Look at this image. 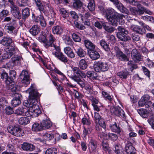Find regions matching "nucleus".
I'll use <instances>...</instances> for the list:
<instances>
[{
    "instance_id": "nucleus-21",
    "label": "nucleus",
    "mask_w": 154,
    "mask_h": 154,
    "mask_svg": "<svg viewBox=\"0 0 154 154\" xmlns=\"http://www.w3.org/2000/svg\"><path fill=\"white\" fill-rule=\"evenodd\" d=\"M73 48L78 56L81 58L85 57L86 54V52L81 47L75 45L73 46Z\"/></svg>"
},
{
    "instance_id": "nucleus-24",
    "label": "nucleus",
    "mask_w": 154,
    "mask_h": 154,
    "mask_svg": "<svg viewBox=\"0 0 154 154\" xmlns=\"http://www.w3.org/2000/svg\"><path fill=\"white\" fill-rule=\"evenodd\" d=\"M15 96V98L12 100L11 102V105L14 107L17 106L21 103L20 99L22 97L21 95L19 94H16Z\"/></svg>"
},
{
    "instance_id": "nucleus-19",
    "label": "nucleus",
    "mask_w": 154,
    "mask_h": 154,
    "mask_svg": "<svg viewBox=\"0 0 154 154\" xmlns=\"http://www.w3.org/2000/svg\"><path fill=\"white\" fill-rule=\"evenodd\" d=\"M11 11L13 15L16 18L19 19L21 18V14L19 8L15 5L10 6Z\"/></svg>"
},
{
    "instance_id": "nucleus-40",
    "label": "nucleus",
    "mask_w": 154,
    "mask_h": 154,
    "mask_svg": "<svg viewBox=\"0 0 154 154\" xmlns=\"http://www.w3.org/2000/svg\"><path fill=\"white\" fill-rule=\"evenodd\" d=\"M63 39L66 44L70 46L73 45L74 42L69 36L64 35Z\"/></svg>"
},
{
    "instance_id": "nucleus-23",
    "label": "nucleus",
    "mask_w": 154,
    "mask_h": 154,
    "mask_svg": "<svg viewBox=\"0 0 154 154\" xmlns=\"http://www.w3.org/2000/svg\"><path fill=\"white\" fill-rule=\"evenodd\" d=\"M40 123L42 130L48 129L52 125L51 122L48 119H45L43 120Z\"/></svg>"
},
{
    "instance_id": "nucleus-13",
    "label": "nucleus",
    "mask_w": 154,
    "mask_h": 154,
    "mask_svg": "<svg viewBox=\"0 0 154 154\" xmlns=\"http://www.w3.org/2000/svg\"><path fill=\"white\" fill-rule=\"evenodd\" d=\"M13 21L14 22L13 25L11 24H7L5 27H6V30H8L7 32L8 33L12 34L14 36H15L17 35V30L16 29L15 21L13 20Z\"/></svg>"
},
{
    "instance_id": "nucleus-44",
    "label": "nucleus",
    "mask_w": 154,
    "mask_h": 154,
    "mask_svg": "<svg viewBox=\"0 0 154 154\" xmlns=\"http://www.w3.org/2000/svg\"><path fill=\"white\" fill-rule=\"evenodd\" d=\"M89 147L90 150L92 151H94L97 148L96 141L93 139H91L89 142Z\"/></svg>"
},
{
    "instance_id": "nucleus-7",
    "label": "nucleus",
    "mask_w": 154,
    "mask_h": 154,
    "mask_svg": "<svg viewBox=\"0 0 154 154\" xmlns=\"http://www.w3.org/2000/svg\"><path fill=\"white\" fill-rule=\"evenodd\" d=\"M150 97L148 94L143 96L140 99L138 102V105L139 106L143 107L144 106L148 108L152 104L151 101L149 100Z\"/></svg>"
},
{
    "instance_id": "nucleus-64",
    "label": "nucleus",
    "mask_w": 154,
    "mask_h": 154,
    "mask_svg": "<svg viewBox=\"0 0 154 154\" xmlns=\"http://www.w3.org/2000/svg\"><path fill=\"white\" fill-rule=\"evenodd\" d=\"M22 83L24 85H28L30 84L31 80L29 78H23L21 79Z\"/></svg>"
},
{
    "instance_id": "nucleus-62",
    "label": "nucleus",
    "mask_w": 154,
    "mask_h": 154,
    "mask_svg": "<svg viewBox=\"0 0 154 154\" xmlns=\"http://www.w3.org/2000/svg\"><path fill=\"white\" fill-rule=\"evenodd\" d=\"M72 38L75 42H79L81 41L80 37L76 34L73 33L72 35Z\"/></svg>"
},
{
    "instance_id": "nucleus-6",
    "label": "nucleus",
    "mask_w": 154,
    "mask_h": 154,
    "mask_svg": "<svg viewBox=\"0 0 154 154\" xmlns=\"http://www.w3.org/2000/svg\"><path fill=\"white\" fill-rule=\"evenodd\" d=\"M51 51L53 54L61 61L64 63L67 62V57L60 51L59 47H57L55 49H52Z\"/></svg>"
},
{
    "instance_id": "nucleus-22",
    "label": "nucleus",
    "mask_w": 154,
    "mask_h": 154,
    "mask_svg": "<svg viewBox=\"0 0 154 154\" xmlns=\"http://www.w3.org/2000/svg\"><path fill=\"white\" fill-rule=\"evenodd\" d=\"M137 8L135 7H131L130 8V11L131 13L133 15H141L143 11L141 9V5L137 4Z\"/></svg>"
},
{
    "instance_id": "nucleus-17",
    "label": "nucleus",
    "mask_w": 154,
    "mask_h": 154,
    "mask_svg": "<svg viewBox=\"0 0 154 154\" xmlns=\"http://www.w3.org/2000/svg\"><path fill=\"white\" fill-rule=\"evenodd\" d=\"M125 150L127 154H135L136 150L131 142H127L125 144Z\"/></svg>"
},
{
    "instance_id": "nucleus-28",
    "label": "nucleus",
    "mask_w": 154,
    "mask_h": 154,
    "mask_svg": "<svg viewBox=\"0 0 154 154\" xmlns=\"http://www.w3.org/2000/svg\"><path fill=\"white\" fill-rule=\"evenodd\" d=\"M13 40L10 37L7 36L4 37L0 41V43L4 46L9 47L8 49L11 48L10 45L12 43Z\"/></svg>"
},
{
    "instance_id": "nucleus-33",
    "label": "nucleus",
    "mask_w": 154,
    "mask_h": 154,
    "mask_svg": "<svg viewBox=\"0 0 154 154\" xmlns=\"http://www.w3.org/2000/svg\"><path fill=\"white\" fill-rule=\"evenodd\" d=\"M65 53L71 58L75 57V55L72 49L69 47H66L64 48Z\"/></svg>"
},
{
    "instance_id": "nucleus-61",
    "label": "nucleus",
    "mask_w": 154,
    "mask_h": 154,
    "mask_svg": "<svg viewBox=\"0 0 154 154\" xmlns=\"http://www.w3.org/2000/svg\"><path fill=\"white\" fill-rule=\"evenodd\" d=\"M8 102L4 98L2 97L0 99V108H3L7 104Z\"/></svg>"
},
{
    "instance_id": "nucleus-15",
    "label": "nucleus",
    "mask_w": 154,
    "mask_h": 154,
    "mask_svg": "<svg viewBox=\"0 0 154 154\" xmlns=\"http://www.w3.org/2000/svg\"><path fill=\"white\" fill-rule=\"evenodd\" d=\"M84 13L81 12L79 14L80 16L81 20L84 24L88 26H90V22L89 20L88 19V18L90 17L91 15L88 12H86L84 15L83 14Z\"/></svg>"
},
{
    "instance_id": "nucleus-59",
    "label": "nucleus",
    "mask_w": 154,
    "mask_h": 154,
    "mask_svg": "<svg viewBox=\"0 0 154 154\" xmlns=\"http://www.w3.org/2000/svg\"><path fill=\"white\" fill-rule=\"evenodd\" d=\"M26 0H17V4L20 7H24L27 5Z\"/></svg>"
},
{
    "instance_id": "nucleus-10",
    "label": "nucleus",
    "mask_w": 154,
    "mask_h": 154,
    "mask_svg": "<svg viewBox=\"0 0 154 154\" xmlns=\"http://www.w3.org/2000/svg\"><path fill=\"white\" fill-rule=\"evenodd\" d=\"M110 111L112 113L119 117L124 119L125 118V114L124 110L119 106L114 107L111 106L110 108Z\"/></svg>"
},
{
    "instance_id": "nucleus-30",
    "label": "nucleus",
    "mask_w": 154,
    "mask_h": 154,
    "mask_svg": "<svg viewBox=\"0 0 154 154\" xmlns=\"http://www.w3.org/2000/svg\"><path fill=\"white\" fill-rule=\"evenodd\" d=\"M109 128L112 131L118 134H120L122 132V129L117 125L116 122L111 124L109 126Z\"/></svg>"
},
{
    "instance_id": "nucleus-12",
    "label": "nucleus",
    "mask_w": 154,
    "mask_h": 154,
    "mask_svg": "<svg viewBox=\"0 0 154 154\" xmlns=\"http://www.w3.org/2000/svg\"><path fill=\"white\" fill-rule=\"evenodd\" d=\"M44 6H46L48 8V11H42L45 14L48 16V17L49 18H53L55 17L56 14L54 12L53 8L50 6V3L49 1L46 2H45Z\"/></svg>"
},
{
    "instance_id": "nucleus-52",
    "label": "nucleus",
    "mask_w": 154,
    "mask_h": 154,
    "mask_svg": "<svg viewBox=\"0 0 154 154\" xmlns=\"http://www.w3.org/2000/svg\"><path fill=\"white\" fill-rule=\"evenodd\" d=\"M59 12L64 18L67 19L69 17V13L68 12L64 9L62 8L60 9Z\"/></svg>"
},
{
    "instance_id": "nucleus-35",
    "label": "nucleus",
    "mask_w": 154,
    "mask_h": 154,
    "mask_svg": "<svg viewBox=\"0 0 154 154\" xmlns=\"http://www.w3.org/2000/svg\"><path fill=\"white\" fill-rule=\"evenodd\" d=\"M87 7L90 12L93 14H95V13L94 11L95 10V5L94 0H89Z\"/></svg>"
},
{
    "instance_id": "nucleus-48",
    "label": "nucleus",
    "mask_w": 154,
    "mask_h": 154,
    "mask_svg": "<svg viewBox=\"0 0 154 154\" xmlns=\"http://www.w3.org/2000/svg\"><path fill=\"white\" fill-rule=\"evenodd\" d=\"M79 66L81 69H85L88 66L86 61L84 59H81L79 62Z\"/></svg>"
},
{
    "instance_id": "nucleus-14",
    "label": "nucleus",
    "mask_w": 154,
    "mask_h": 154,
    "mask_svg": "<svg viewBox=\"0 0 154 154\" xmlns=\"http://www.w3.org/2000/svg\"><path fill=\"white\" fill-rule=\"evenodd\" d=\"M131 56L132 59L136 62H138L142 60V56L136 49H133L132 50Z\"/></svg>"
},
{
    "instance_id": "nucleus-3",
    "label": "nucleus",
    "mask_w": 154,
    "mask_h": 154,
    "mask_svg": "<svg viewBox=\"0 0 154 154\" xmlns=\"http://www.w3.org/2000/svg\"><path fill=\"white\" fill-rule=\"evenodd\" d=\"M118 29L119 32H117V35L119 39L125 42L130 40L131 38L130 37L125 35H127L128 32V30L123 28L122 26H118Z\"/></svg>"
},
{
    "instance_id": "nucleus-55",
    "label": "nucleus",
    "mask_w": 154,
    "mask_h": 154,
    "mask_svg": "<svg viewBox=\"0 0 154 154\" xmlns=\"http://www.w3.org/2000/svg\"><path fill=\"white\" fill-rule=\"evenodd\" d=\"M102 94L105 99L111 102L112 100V98L111 96L107 93L104 91H102Z\"/></svg>"
},
{
    "instance_id": "nucleus-38",
    "label": "nucleus",
    "mask_w": 154,
    "mask_h": 154,
    "mask_svg": "<svg viewBox=\"0 0 154 154\" xmlns=\"http://www.w3.org/2000/svg\"><path fill=\"white\" fill-rule=\"evenodd\" d=\"M102 24L103 25V27L107 32L109 33H112L115 30L114 28L111 26H109L106 25L107 22L104 21H101Z\"/></svg>"
},
{
    "instance_id": "nucleus-54",
    "label": "nucleus",
    "mask_w": 154,
    "mask_h": 154,
    "mask_svg": "<svg viewBox=\"0 0 154 154\" xmlns=\"http://www.w3.org/2000/svg\"><path fill=\"white\" fill-rule=\"evenodd\" d=\"M57 150L55 148H51L47 149L45 152V154H56Z\"/></svg>"
},
{
    "instance_id": "nucleus-49",
    "label": "nucleus",
    "mask_w": 154,
    "mask_h": 154,
    "mask_svg": "<svg viewBox=\"0 0 154 154\" xmlns=\"http://www.w3.org/2000/svg\"><path fill=\"white\" fill-rule=\"evenodd\" d=\"M43 137L44 139L46 140L49 141L54 138V135L51 132H47L43 135Z\"/></svg>"
},
{
    "instance_id": "nucleus-36",
    "label": "nucleus",
    "mask_w": 154,
    "mask_h": 154,
    "mask_svg": "<svg viewBox=\"0 0 154 154\" xmlns=\"http://www.w3.org/2000/svg\"><path fill=\"white\" fill-rule=\"evenodd\" d=\"M40 29L37 25H34L30 29L29 32L33 35L35 36L37 35L40 32Z\"/></svg>"
},
{
    "instance_id": "nucleus-2",
    "label": "nucleus",
    "mask_w": 154,
    "mask_h": 154,
    "mask_svg": "<svg viewBox=\"0 0 154 154\" xmlns=\"http://www.w3.org/2000/svg\"><path fill=\"white\" fill-rule=\"evenodd\" d=\"M104 13L106 19L113 26H117L118 21L122 25L125 22V17L122 14L118 13L112 8L107 9Z\"/></svg>"
},
{
    "instance_id": "nucleus-31",
    "label": "nucleus",
    "mask_w": 154,
    "mask_h": 154,
    "mask_svg": "<svg viewBox=\"0 0 154 154\" xmlns=\"http://www.w3.org/2000/svg\"><path fill=\"white\" fill-rule=\"evenodd\" d=\"M24 106L18 108L15 111V113L17 115L22 116L24 113L25 114V112L28 109L27 107L25 106L24 105Z\"/></svg>"
},
{
    "instance_id": "nucleus-4",
    "label": "nucleus",
    "mask_w": 154,
    "mask_h": 154,
    "mask_svg": "<svg viewBox=\"0 0 154 154\" xmlns=\"http://www.w3.org/2000/svg\"><path fill=\"white\" fill-rule=\"evenodd\" d=\"M5 83L8 89L11 90V91L15 94V96L17 92L19 91V88L17 86L14 85L15 82L13 81V79L12 78H5Z\"/></svg>"
},
{
    "instance_id": "nucleus-20",
    "label": "nucleus",
    "mask_w": 154,
    "mask_h": 154,
    "mask_svg": "<svg viewBox=\"0 0 154 154\" xmlns=\"http://www.w3.org/2000/svg\"><path fill=\"white\" fill-rule=\"evenodd\" d=\"M21 148L23 150L32 151L35 149V146L28 142H24L21 145Z\"/></svg>"
},
{
    "instance_id": "nucleus-18",
    "label": "nucleus",
    "mask_w": 154,
    "mask_h": 154,
    "mask_svg": "<svg viewBox=\"0 0 154 154\" xmlns=\"http://www.w3.org/2000/svg\"><path fill=\"white\" fill-rule=\"evenodd\" d=\"M116 56L121 60H128L127 56L120 51L119 48L115 46L114 48Z\"/></svg>"
},
{
    "instance_id": "nucleus-56",
    "label": "nucleus",
    "mask_w": 154,
    "mask_h": 154,
    "mask_svg": "<svg viewBox=\"0 0 154 154\" xmlns=\"http://www.w3.org/2000/svg\"><path fill=\"white\" fill-rule=\"evenodd\" d=\"M114 151L116 154H124L123 151L120 145H116L115 146Z\"/></svg>"
},
{
    "instance_id": "nucleus-29",
    "label": "nucleus",
    "mask_w": 154,
    "mask_h": 154,
    "mask_svg": "<svg viewBox=\"0 0 154 154\" xmlns=\"http://www.w3.org/2000/svg\"><path fill=\"white\" fill-rule=\"evenodd\" d=\"M112 2L113 4L116 5L117 8L123 13H125L127 9L124 7L123 5L120 3L118 0H109Z\"/></svg>"
},
{
    "instance_id": "nucleus-63",
    "label": "nucleus",
    "mask_w": 154,
    "mask_h": 154,
    "mask_svg": "<svg viewBox=\"0 0 154 154\" xmlns=\"http://www.w3.org/2000/svg\"><path fill=\"white\" fill-rule=\"evenodd\" d=\"M69 15H70L71 17L75 20H77L78 19L79 17L78 15L75 11H70L69 12Z\"/></svg>"
},
{
    "instance_id": "nucleus-27",
    "label": "nucleus",
    "mask_w": 154,
    "mask_h": 154,
    "mask_svg": "<svg viewBox=\"0 0 154 154\" xmlns=\"http://www.w3.org/2000/svg\"><path fill=\"white\" fill-rule=\"evenodd\" d=\"M131 29L134 31L141 35L144 34L146 32L145 30L140 26L132 24L130 26Z\"/></svg>"
},
{
    "instance_id": "nucleus-50",
    "label": "nucleus",
    "mask_w": 154,
    "mask_h": 154,
    "mask_svg": "<svg viewBox=\"0 0 154 154\" xmlns=\"http://www.w3.org/2000/svg\"><path fill=\"white\" fill-rule=\"evenodd\" d=\"M41 127V123H35L32 125V130L34 131H40L42 130Z\"/></svg>"
},
{
    "instance_id": "nucleus-58",
    "label": "nucleus",
    "mask_w": 154,
    "mask_h": 154,
    "mask_svg": "<svg viewBox=\"0 0 154 154\" xmlns=\"http://www.w3.org/2000/svg\"><path fill=\"white\" fill-rule=\"evenodd\" d=\"M128 65L131 69V71L134 69L137 68V65L132 61H129L128 62Z\"/></svg>"
},
{
    "instance_id": "nucleus-37",
    "label": "nucleus",
    "mask_w": 154,
    "mask_h": 154,
    "mask_svg": "<svg viewBox=\"0 0 154 154\" xmlns=\"http://www.w3.org/2000/svg\"><path fill=\"white\" fill-rule=\"evenodd\" d=\"M33 4L37 7L38 9L41 12L44 10V6L41 0H33Z\"/></svg>"
},
{
    "instance_id": "nucleus-60",
    "label": "nucleus",
    "mask_w": 154,
    "mask_h": 154,
    "mask_svg": "<svg viewBox=\"0 0 154 154\" xmlns=\"http://www.w3.org/2000/svg\"><path fill=\"white\" fill-rule=\"evenodd\" d=\"M72 79L75 82H77L79 84L82 86L84 84V80L81 79L80 78H72Z\"/></svg>"
},
{
    "instance_id": "nucleus-34",
    "label": "nucleus",
    "mask_w": 154,
    "mask_h": 154,
    "mask_svg": "<svg viewBox=\"0 0 154 154\" xmlns=\"http://www.w3.org/2000/svg\"><path fill=\"white\" fill-rule=\"evenodd\" d=\"M72 69L74 75L73 77H85V73L81 71L78 68L75 67Z\"/></svg>"
},
{
    "instance_id": "nucleus-26",
    "label": "nucleus",
    "mask_w": 154,
    "mask_h": 154,
    "mask_svg": "<svg viewBox=\"0 0 154 154\" xmlns=\"http://www.w3.org/2000/svg\"><path fill=\"white\" fill-rule=\"evenodd\" d=\"M9 51L4 53L2 56L3 59H7L10 58L14 54V52L17 50V48L13 47H11Z\"/></svg>"
},
{
    "instance_id": "nucleus-53",
    "label": "nucleus",
    "mask_w": 154,
    "mask_h": 154,
    "mask_svg": "<svg viewBox=\"0 0 154 154\" xmlns=\"http://www.w3.org/2000/svg\"><path fill=\"white\" fill-rule=\"evenodd\" d=\"M110 133H107L105 131H102L100 134H99L101 137H103L105 140H108L110 138Z\"/></svg>"
},
{
    "instance_id": "nucleus-8",
    "label": "nucleus",
    "mask_w": 154,
    "mask_h": 154,
    "mask_svg": "<svg viewBox=\"0 0 154 154\" xmlns=\"http://www.w3.org/2000/svg\"><path fill=\"white\" fill-rule=\"evenodd\" d=\"M94 67L95 70L97 72L100 71L104 72L107 70L108 69V66L106 63L100 61L95 62Z\"/></svg>"
},
{
    "instance_id": "nucleus-39",
    "label": "nucleus",
    "mask_w": 154,
    "mask_h": 154,
    "mask_svg": "<svg viewBox=\"0 0 154 154\" xmlns=\"http://www.w3.org/2000/svg\"><path fill=\"white\" fill-rule=\"evenodd\" d=\"M52 30V32L54 34L57 35L61 34L63 31L62 28L59 26L53 27Z\"/></svg>"
},
{
    "instance_id": "nucleus-51",
    "label": "nucleus",
    "mask_w": 154,
    "mask_h": 154,
    "mask_svg": "<svg viewBox=\"0 0 154 154\" xmlns=\"http://www.w3.org/2000/svg\"><path fill=\"white\" fill-rule=\"evenodd\" d=\"M29 15V10L28 8H26L22 11V17L23 19H25Z\"/></svg>"
},
{
    "instance_id": "nucleus-57",
    "label": "nucleus",
    "mask_w": 154,
    "mask_h": 154,
    "mask_svg": "<svg viewBox=\"0 0 154 154\" xmlns=\"http://www.w3.org/2000/svg\"><path fill=\"white\" fill-rule=\"evenodd\" d=\"M20 76L23 77H30L32 76V74L27 70H23L21 73Z\"/></svg>"
},
{
    "instance_id": "nucleus-5",
    "label": "nucleus",
    "mask_w": 154,
    "mask_h": 154,
    "mask_svg": "<svg viewBox=\"0 0 154 154\" xmlns=\"http://www.w3.org/2000/svg\"><path fill=\"white\" fill-rule=\"evenodd\" d=\"M22 59V57L19 56L12 57L11 60L4 65L5 67L9 69H13L15 66L20 63Z\"/></svg>"
},
{
    "instance_id": "nucleus-42",
    "label": "nucleus",
    "mask_w": 154,
    "mask_h": 154,
    "mask_svg": "<svg viewBox=\"0 0 154 154\" xmlns=\"http://www.w3.org/2000/svg\"><path fill=\"white\" fill-rule=\"evenodd\" d=\"M29 118L26 117H21L18 120V123L21 125H25L29 123Z\"/></svg>"
},
{
    "instance_id": "nucleus-46",
    "label": "nucleus",
    "mask_w": 154,
    "mask_h": 154,
    "mask_svg": "<svg viewBox=\"0 0 154 154\" xmlns=\"http://www.w3.org/2000/svg\"><path fill=\"white\" fill-rule=\"evenodd\" d=\"M46 37L44 35H42L38 37V40L39 41L43 44L44 47L47 48V39Z\"/></svg>"
},
{
    "instance_id": "nucleus-43",
    "label": "nucleus",
    "mask_w": 154,
    "mask_h": 154,
    "mask_svg": "<svg viewBox=\"0 0 154 154\" xmlns=\"http://www.w3.org/2000/svg\"><path fill=\"white\" fill-rule=\"evenodd\" d=\"M138 112L140 115L144 118L147 117L149 114V112L147 110L144 109L142 108L138 110Z\"/></svg>"
},
{
    "instance_id": "nucleus-25",
    "label": "nucleus",
    "mask_w": 154,
    "mask_h": 154,
    "mask_svg": "<svg viewBox=\"0 0 154 154\" xmlns=\"http://www.w3.org/2000/svg\"><path fill=\"white\" fill-rule=\"evenodd\" d=\"M34 21L35 22H39L41 26L45 27L46 25V23L43 16L41 15H39L36 17H35L34 19Z\"/></svg>"
},
{
    "instance_id": "nucleus-16",
    "label": "nucleus",
    "mask_w": 154,
    "mask_h": 154,
    "mask_svg": "<svg viewBox=\"0 0 154 154\" xmlns=\"http://www.w3.org/2000/svg\"><path fill=\"white\" fill-rule=\"evenodd\" d=\"M72 6L74 9L78 10L82 13H84L85 10L82 7V3L80 0H74Z\"/></svg>"
},
{
    "instance_id": "nucleus-32",
    "label": "nucleus",
    "mask_w": 154,
    "mask_h": 154,
    "mask_svg": "<svg viewBox=\"0 0 154 154\" xmlns=\"http://www.w3.org/2000/svg\"><path fill=\"white\" fill-rule=\"evenodd\" d=\"M88 53L89 57L93 60H97L100 57V55L99 53L94 50L88 51Z\"/></svg>"
},
{
    "instance_id": "nucleus-41",
    "label": "nucleus",
    "mask_w": 154,
    "mask_h": 154,
    "mask_svg": "<svg viewBox=\"0 0 154 154\" xmlns=\"http://www.w3.org/2000/svg\"><path fill=\"white\" fill-rule=\"evenodd\" d=\"M86 47L89 49V51L94 50L95 46L94 44L90 41L88 40H85L84 41Z\"/></svg>"
},
{
    "instance_id": "nucleus-9",
    "label": "nucleus",
    "mask_w": 154,
    "mask_h": 154,
    "mask_svg": "<svg viewBox=\"0 0 154 154\" xmlns=\"http://www.w3.org/2000/svg\"><path fill=\"white\" fill-rule=\"evenodd\" d=\"M47 37L48 39L47 44V48L49 47H53V48L51 49V51L52 49H56L57 47H59L58 46L56 45L55 42L57 41L55 37L51 33L48 34Z\"/></svg>"
},
{
    "instance_id": "nucleus-1",
    "label": "nucleus",
    "mask_w": 154,
    "mask_h": 154,
    "mask_svg": "<svg viewBox=\"0 0 154 154\" xmlns=\"http://www.w3.org/2000/svg\"><path fill=\"white\" fill-rule=\"evenodd\" d=\"M26 91L29 93V95L28 100L24 101L23 103L28 108V109L25 112V116L28 117H36L41 113L39 106L37 104V99L40 95L38 92L34 84H32Z\"/></svg>"
},
{
    "instance_id": "nucleus-11",
    "label": "nucleus",
    "mask_w": 154,
    "mask_h": 154,
    "mask_svg": "<svg viewBox=\"0 0 154 154\" xmlns=\"http://www.w3.org/2000/svg\"><path fill=\"white\" fill-rule=\"evenodd\" d=\"M9 132L17 137H20L22 136V133L23 131L19 127L9 126L7 128Z\"/></svg>"
},
{
    "instance_id": "nucleus-47",
    "label": "nucleus",
    "mask_w": 154,
    "mask_h": 154,
    "mask_svg": "<svg viewBox=\"0 0 154 154\" xmlns=\"http://www.w3.org/2000/svg\"><path fill=\"white\" fill-rule=\"evenodd\" d=\"M102 146H103V149L104 151L106 152H108L110 153L109 148L108 144L106 140H104L102 141Z\"/></svg>"
},
{
    "instance_id": "nucleus-45",
    "label": "nucleus",
    "mask_w": 154,
    "mask_h": 154,
    "mask_svg": "<svg viewBox=\"0 0 154 154\" xmlns=\"http://www.w3.org/2000/svg\"><path fill=\"white\" fill-rule=\"evenodd\" d=\"M100 44L102 47L106 51H109L110 50L109 45L105 41L102 40L100 42Z\"/></svg>"
}]
</instances>
